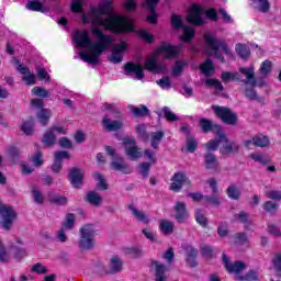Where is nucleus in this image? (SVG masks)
Here are the masks:
<instances>
[{"label":"nucleus","mask_w":281,"mask_h":281,"mask_svg":"<svg viewBox=\"0 0 281 281\" xmlns=\"http://www.w3.org/2000/svg\"><path fill=\"white\" fill-rule=\"evenodd\" d=\"M102 4L98 8H92L91 11L82 15L83 23H92L91 33L97 42H92L87 30L77 31L74 34V41L77 47L89 49L79 52V58L89 65H98L100 55L106 52L113 45V35H106L99 27L110 30L114 34H125V32H135V22L124 15L113 14V0H102Z\"/></svg>","instance_id":"obj_1"},{"label":"nucleus","mask_w":281,"mask_h":281,"mask_svg":"<svg viewBox=\"0 0 281 281\" xmlns=\"http://www.w3.org/2000/svg\"><path fill=\"white\" fill-rule=\"evenodd\" d=\"M164 132H154L150 134L151 148H159V144H161V139H164Z\"/></svg>","instance_id":"obj_39"},{"label":"nucleus","mask_w":281,"mask_h":281,"mask_svg":"<svg viewBox=\"0 0 281 281\" xmlns=\"http://www.w3.org/2000/svg\"><path fill=\"white\" fill-rule=\"evenodd\" d=\"M251 8L258 10V12L267 13L271 9V4L269 0H251Z\"/></svg>","instance_id":"obj_27"},{"label":"nucleus","mask_w":281,"mask_h":281,"mask_svg":"<svg viewBox=\"0 0 281 281\" xmlns=\"http://www.w3.org/2000/svg\"><path fill=\"white\" fill-rule=\"evenodd\" d=\"M103 111H106V113H111L112 115H120V111H117V108L115 104L111 103H104L103 104Z\"/></svg>","instance_id":"obj_63"},{"label":"nucleus","mask_w":281,"mask_h":281,"mask_svg":"<svg viewBox=\"0 0 281 281\" xmlns=\"http://www.w3.org/2000/svg\"><path fill=\"white\" fill-rule=\"evenodd\" d=\"M42 144H44L46 148H50V146H54V144H56V134H54V132L50 131V128L46 131V133L44 134Z\"/></svg>","instance_id":"obj_35"},{"label":"nucleus","mask_w":281,"mask_h":281,"mask_svg":"<svg viewBox=\"0 0 281 281\" xmlns=\"http://www.w3.org/2000/svg\"><path fill=\"white\" fill-rule=\"evenodd\" d=\"M157 3V0H145V8L150 12V15L147 16L148 23H157V12L155 11Z\"/></svg>","instance_id":"obj_24"},{"label":"nucleus","mask_w":281,"mask_h":281,"mask_svg":"<svg viewBox=\"0 0 281 281\" xmlns=\"http://www.w3.org/2000/svg\"><path fill=\"white\" fill-rule=\"evenodd\" d=\"M94 181H97V186L99 190H108L109 184H106V179L100 172L93 173Z\"/></svg>","instance_id":"obj_43"},{"label":"nucleus","mask_w":281,"mask_h":281,"mask_svg":"<svg viewBox=\"0 0 281 281\" xmlns=\"http://www.w3.org/2000/svg\"><path fill=\"white\" fill-rule=\"evenodd\" d=\"M32 196L33 201H35V203H37L38 205H43V203L45 202V196L43 195V192H41V190H38V188L36 187L32 189Z\"/></svg>","instance_id":"obj_49"},{"label":"nucleus","mask_w":281,"mask_h":281,"mask_svg":"<svg viewBox=\"0 0 281 281\" xmlns=\"http://www.w3.org/2000/svg\"><path fill=\"white\" fill-rule=\"evenodd\" d=\"M16 70L20 74H22V80H24L27 87H32L36 85V75L30 71V68H27L25 65L23 64L19 65Z\"/></svg>","instance_id":"obj_17"},{"label":"nucleus","mask_w":281,"mask_h":281,"mask_svg":"<svg viewBox=\"0 0 281 281\" xmlns=\"http://www.w3.org/2000/svg\"><path fill=\"white\" fill-rule=\"evenodd\" d=\"M14 221H16V211H14L12 206H8L0 202V225L2 229H5L7 232L12 229Z\"/></svg>","instance_id":"obj_6"},{"label":"nucleus","mask_w":281,"mask_h":281,"mask_svg":"<svg viewBox=\"0 0 281 281\" xmlns=\"http://www.w3.org/2000/svg\"><path fill=\"white\" fill-rule=\"evenodd\" d=\"M204 164L206 170H218V160L213 154L209 153L204 156Z\"/></svg>","instance_id":"obj_29"},{"label":"nucleus","mask_w":281,"mask_h":281,"mask_svg":"<svg viewBox=\"0 0 281 281\" xmlns=\"http://www.w3.org/2000/svg\"><path fill=\"white\" fill-rule=\"evenodd\" d=\"M235 52L240 58H243V60H247V58H249L251 54L249 46L245 44H237L235 47Z\"/></svg>","instance_id":"obj_36"},{"label":"nucleus","mask_w":281,"mask_h":281,"mask_svg":"<svg viewBox=\"0 0 281 281\" xmlns=\"http://www.w3.org/2000/svg\"><path fill=\"white\" fill-rule=\"evenodd\" d=\"M105 153L110 157H112L111 166L113 170H117L119 172H123V175H131L132 170L128 168V165L124 161V158L117 157V154H115V148L111 146H105Z\"/></svg>","instance_id":"obj_8"},{"label":"nucleus","mask_w":281,"mask_h":281,"mask_svg":"<svg viewBox=\"0 0 281 281\" xmlns=\"http://www.w3.org/2000/svg\"><path fill=\"white\" fill-rule=\"evenodd\" d=\"M128 210L130 212H132V216H134L136 221H139L140 223H145V224L150 223V220L148 218L146 213H144V211H139V209L135 207V205L130 204Z\"/></svg>","instance_id":"obj_26"},{"label":"nucleus","mask_w":281,"mask_h":281,"mask_svg":"<svg viewBox=\"0 0 281 281\" xmlns=\"http://www.w3.org/2000/svg\"><path fill=\"white\" fill-rule=\"evenodd\" d=\"M205 43L209 46L206 54L207 56H214L217 58V60H221V63H225V57L218 53L220 49L224 52L228 58H234V54L232 53V49L227 46V44L221 40H217L214 37L213 34L206 33L204 35Z\"/></svg>","instance_id":"obj_4"},{"label":"nucleus","mask_w":281,"mask_h":281,"mask_svg":"<svg viewBox=\"0 0 281 281\" xmlns=\"http://www.w3.org/2000/svg\"><path fill=\"white\" fill-rule=\"evenodd\" d=\"M124 52H126V42H121L119 44H115L112 48V55L110 56V61L114 64L122 63Z\"/></svg>","instance_id":"obj_18"},{"label":"nucleus","mask_w":281,"mask_h":281,"mask_svg":"<svg viewBox=\"0 0 281 281\" xmlns=\"http://www.w3.org/2000/svg\"><path fill=\"white\" fill-rule=\"evenodd\" d=\"M136 132L138 133L139 137H142L143 142H148V134H146V125L138 124L136 126Z\"/></svg>","instance_id":"obj_61"},{"label":"nucleus","mask_w":281,"mask_h":281,"mask_svg":"<svg viewBox=\"0 0 281 281\" xmlns=\"http://www.w3.org/2000/svg\"><path fill=\"white\" fill-rule=\"evenodd\" d=\"M26 9L32 10L33 12H49V8L42 4V2L32 0L26 3Z\"/></svg>","instance_id":"obj_30"},{"label":"nucleus","mask_w":281,"mask_h":281,"mask_svg":"<svg viewBox=\"0 0 281 281\" xmlns=\"http://www.w3.org/2000/svg\"><path fill=\"white\" fill-rule=\"evenodd\" d=\"M171 181L170 190L173 192H179L182 186H190V178L181 172L175 173Z\"/></svg>","instance_id":"obj_16"},{"label":"nucleus","mask_w":281,"mask_h":281,"mask_svg":"<svg viewBox=\"0 0 281 281\" xmlns=\"http://www.w3.org/2000/svg\"><path fill=\"white\" fill-rule=\"evenodd\" d=\"M69 179L72 188H82V171L78 168H72L69 173Z\"/></svg>","instance_id":"obj_23"},{"label":"nucleus","mask_w":281,"mask_h":281,"mask_svg":"<svg viewBox=\"0 0 281 281\" xmlns=\"http://www.w3.org/2000/svg\"><path fill=\"white\" fill-rule=\"evenodd\" d=\"M266 196L268 199H272L273 201H281V191H278V190L267 191Z\"/></svg>","instance_id":"obj_64"},{"label":"nucleus","mask_w":281,"mask_h":281,"mask_svg":"<svg viewBox=\"0 0 281 281\" xmlns=\"http://www.w3.org/2000/svg\"><path fill=\"white\" fill-rule=\"evenodd\" d=\"M250 159H252V161H256L257 164H261L262 166L269 164L270 161L269 156L262 153L250 154Z\"/></svg>","instance_id":"obj_37"},{"label":"nucleus","mask_w":281,"mask_h":281,"mask_svg":"<svg viewBox=\"0 0 281 281\" xmlns=\"http://www.w3.org/2000/svg\"><path fill=\"white\" fill-rule=\"evenodd\" d=\"M31 273H37L40 276H45V273H49L47 266L37 262L31 267Z\"/></svg>","instance_id":"obj_46"},{"label":"nucleus","mask_w":281,"mask_h":281,"mask_svg":"<svg viewBox=\"0 0 281 281\" xmlns=\"http://www.w3.org/2000/svg\"><path fill=\"white\" fill-rule=\"evenodd\" d=\"M181 49H183L182 44L171 45L168 43H162L158 49L146 58L145 69L155 74H161V71L166 70V65L159 61L160 56H165V58H176V56L181 54Z\"/></svg>","instance_id":"obj_2"},{"label":"nucleus","mask_w":281,"mask_h":281,"mask_svg":"<svg viewBox=\"0 0 281 281\" xmlns=\"http://www.w3.org/2000/svg\"><path fill=\"white\" fill-rule=\"evenodd\" d=\"M235 243L237 245H246V247H249V238L247 237V234H245V233H237L235 235Z\"/></svg>","instance_id":"obj_57"},{"label":"nucleus","mask_w":281,"mask_h":281,"mask_svg":"<svg viewBox=\"0 0 281 281\" xmlns=\"http://www.w3.org/2000/svg\"><path fill=\"white\" fill-rule=\"evenodd\" d=\"M237 74L240 76L238 82L249 86L256 85V67L254 65H250L248 68L240 67Z\"/></svg>","instance_id":"obj_12"},{"label":"nucleus","mask_w":281,"mask_h":281,"mask_svg":"<svg viewBox=\"0 0 281 281\" xmlns=\"http://www.w3.org/2000/svg\"><path fill=\"white\" fill-rule=\"evenodd\" d=\"M212 109L215 115L220 117L224 124L236 126V123L238 122V115H236V113H234L231 109L218 105H213Z\"/></svg>","instance_id":"obj_7"},{"label":"nucleus","mask_w":281,"mask_h":281,"mask_svg":"<svg viewBox=\"0 0 281 281\" xmlns=\"http://www.w3.org/2000/svg\"><path fill=\"white\" fill-rule=\"evenodd\" d=\"M171 24L173 27L177 30L183 29V34H182V41L184 43H190L192 38H194L196 32L194 31V27L192 26H183V18L181 15L172 14L171 15Z\"/></svg>","instance_id":"obj_9"},{"label":"nucleus","mask_w":281,"mask_h":281,"mask_svg":"<svg viewBox=\"0 0 281 281\" xmlns=\"http://www.w3.org/2000/svg\"><path fill=\"white\" fill-rule=\"evenodd\" d=\"M162 112L167 122H177L179 120V116L175 114L170 108H164Z\"/></svg>","instance_id":"obj_58"},{"label":"nucleus","mask_w":281,"mask_h":281,"mask_svg":"<svg viewBox=\"0 0 281 281\" xmlns=\"http://www.w3.org/2000/svg\"><path fill=\"white\" fill-rule=\"evenodd\" d=\"M124 254L131 258H139L143 252L139 247H128L124 249Z\"/></svg>","instance_id":"obj_53"},{"label":"nucleus","mask_w":281,"mask_h":281,"mask_svg":"<svg viewBox=\"0 0 281 281\" xmlns=\"http://www.w3.org/2000/svg\"><path fill=\"white\" fill-rule=\"evenodd\" d=\"M136 117H144L148 113V108L140 105L139 108L128 105L127 108Z\"/></svg>","instance_id":"obj_45"},{"label":"nucleus","mask_w":281,"mask_h":281,"mask_svg":"<svg viewBox=\"0 0 281 281\" xmlns=\"http://www.w3.org/2000/svg\"><path fill=\"white\" fill-rule=\"evenodd\" d=\"M195 221L201 227H207V217L205 216V213L201 211V209H198L195 211Z\"/></svg>","instance_id":"obj_47"},{"label":"nucleus","mask_w":281,"mask_h":281,"mask_svg":"<svg viewBox=\"0 0 281 281\" xmlns=\"http://www.w3.org/2000/svg\"><path fill=\"white\" fill-rule=\"evenodd\" d=\"M222 258H223V265L225 269L228 271V273H234L235 276H237V280L238 278H241L238 274L243 273L244 269H247V266L245 265V262L243 261L231 262L226 254H223Z\"/></svg>","instance_id":"obj_11"},{"label":"nucleus","mask_w":281,"mask_h":281,"mask_svg":"<svg viewBox=\"0 0 281 281\" xmlns=\"http://www.w3.org/2000/svg\"><path fill=\"white\" fill-rule=\"evenodd\" d=\"M95 227L86 224L79 229L78 247L81 251H89L95 247Z\"/></svg>","instance_id":"obj_5"},{"label":"nucleus","mask_w":281,"mask_h":281,"mask_svg":"<svg viewBox=\"0 0 281 281\" xmlns=\"http://www.w3.org/2000/svg\"><path fill=\"white\" fill-rule=\"evenodd\" d=\"M196 148H199V143L196 142V139L190 137L187 139V149L189 153H194V150H196Z\"/></svg>","instance_id":"obj_62"},{"label":"nucleus","mask_w":281,"mask_h":281,"mask_svg":"<svg viewBox=\"0 0 281 281\" xmlns=\"http://www.w3.org/2000/svg\"><path fill=\"white\" fill-rule=\"evenodd\" d=\"M31 105L34 106V109H41L36 114L37 120L40 124L47 126V124H49V117H52V110L43 109V100L41 99L31 100Z\"/></svg>","instance_id":"obj_10"},{"label":"nucleus","mask_w":281,"mask_h":281,"mask_svg":"<svg viewBox=\"0 0 281 281\" xmlns=\"http://www.w3.org/2000/svg\"><path fill=\"white\" fill-rule=\"evenodd\" d=\"M200 126H201L203 133L212 132V133H215V135H220L223 133V127H221V125L215 124L207 119H201Z\"/></svg>","instance_id":"obj_19"},{"label":"nucleus","mask_w":281,"mask_h":281,"mask_svg":"<svg viewBox=\"0 0 281 281\" xmlns=\"http://www.w3.org/2000/svg\"><path fill=\"white\" fill-rule=\"evenodd\" d=\"M220 137V144H222L221 147V153L222 155H232V153H238V145H236V143L227 139V136L225 135V133H221L218 135Z\"/></svg>","instance_id":"obj_15"},{"label":"nucleus","mask_w":281,"mask_h":281,"mask_svg":"<svg viewBox=\"0 0 281 281\" xmlns=\"http://www.w3.org/2000/svg\"><path fill=\"white\" fill-rule=\"evenodd\" d=\"M56 243H67L69 240V236H67V229L59 228L55 234Z\"/></svg>","instance_id":"obj_51"},{"label":"nucleus","mask_w":281,"mask_h":281,"mask_svg":"<svg viewBox=\"0 0 281 281\" xmlns=\"http://www.w3.org/2000/svg\"><path fill=\"white\" fill-rule=\"evenodd\" d=\"M151 267H154L156 271V281L168 280V277H166V271H168V269L166 268V266H164V263L159 261H154L151 263Z\"/></svg>","instance_id":"obj_25"},{"label":"nucleus","mask_w":281,"mask_h":281,"mask_svg":"<svg viewBox=\"0 0 281 281\" xmlns=\"http://www.w3.org/2000/svg\"><path fill=\"white\" fill-rule=\"evenodd\" d=\"M203 14H206V18H209L210 21H218V12H216L215 9L205 10V7L201 4H192L189 8L187 20L192 25H205Z\"/></svg>","instance_id":"obj_3"},{"label":"nucleus","mask_w":281,"mask_h":281,"mask_svg":"<svg viewBox=\"0 0 281 281\" xmlns=\"http://www.w3.org/2000/svg\"><path fill=\"white\" fill-rule=\"evenodd\" d=\"M101 124L103 131L108 133H115L124 128V122H122V120H112L109 115L102 117Z\"/></svg>","instance_id":"obj_14"},{"label":"nucleus","mask_w":281,"mask_h":281,"mask_svg":"<svg viewBox=\"0 0 281 281\" xmlns=\"http://www.w3.org/2000/svg\"><path fill=\"white\" fill-rule=\"evenodd\" d=\"M74 225H76V215L69 213L66 215L65 222L61 224L63 229H74Z\"/></svg>","instance_id":"obj_42"},{"label":"nucleus","mask_w":281,"mask_h":281,"mask_svg":"<svg viewBox=\"0 0 281 281\" xmlns=\"http://www.w3.org/2000/svg\"><path fill=\"white\" fill-rule=\"evenodd\" d=\"M222 80L223 82H229V80H233L235 82H238L240 80V74L238 72H223L222 74Z\"/></svg>","instance_id":"obj_50"},{"label":"nucleus","mask_w":281,"mask_h":281,"mask_svg":"<svg viewBox=\"0 0 281 281\" xmlns=\"http://www.w3.org/2000/svg\"><path fill=\"white\" fill-rule=\"evenodd\" d=\"M237 280L258 281L260 280V273H258L256 270H250L245 277H237Z\"/></svg>","instance_id":"obj_56"},{"label":"nucleus","mask_w":281,"mask_h":281,"mask_svg":"<svg viewBox=\"0 0 281 281\" xmlns=\"http://www.w3.org/2000/svg\"><path fill=\"white\" fill-rule=\"evenodd\" d=\"M21 131L24 135H32L34 133V120L25 121L21 126Z\"/></svg>","instance_id":"obj_52"},{"label":"nucleus","mask_w":281,"mask_h":281,"mask_svg":"<svg viewBox=\"0 0 281 281\" xmlns=\"http://www.w3.org/2000/svg\"><path fill=\"white\" fill-rule=\"evenodd\" d=\"M187 254V262L190 267H196V249L192 246L184 247Z\"/></svg>","instance_id":"obj_31"},{"label":"nucleus","mask_w":281,"mask_h":281,"mask_svg":"<svg viewBox=\"0 0 281 281\" xmlns=\"http://www.w3.org/2000/svg\"><path fill=\"white\" fill-rule=\"evenodd\" d=\"M271 71H273V63L266 59L261 63L258 72L261 75V78H269V76H271Z\"/></svg>","instance_id":"obj_28"},{"label":"nucleus","mask_w":281,"mask_h":281,"mask_svg":"<svg viewBox=\"0 0 281 281\" xmlns=\"http://www.w3.org/2000/svg\"><path fill=\"white\" fill-rule=\"evenodd\" d=\"M218 144H221V138L217 135V139H211L207 144H206V150H209V153H212L214 150L218 149Z\"/></svg>","instance_id":"obj_60"},{"label":"nucleus","mask_w":281,"mask_h":281,"mask_svg":"<svg viewBox=\"0 0 281 281\" xmlns=\"http://www.w3.org/2000/svg\"><path fill=\"white\" fill-rule=\"evenodd\" d=\"M55 161L52 165L53 172H60L63 168V160L64 159H70L69 151H57L54 154Z\"/></svg>","instance_id":"obj_21"},{"label":"nucleus","mask_w":281,"mask_h":281,"mask_svg":"<svg viewBox=\"0 0 281 281\" xmlns=\"http://www.w3.org/2000/svg\"><path fill=\"white\" fill-rule=\"evenodd\" d=\"M87 201L90 205H94L95 207H100V205H102V196L97 192H89L87 194Z\"/></svg>","instance_id":"obj_38"},{"label":"nucleus","mask_w":281,"mask_h":281,"mask_svg":"<svg viewBox=\"0 0 281 281\" xmlns=\"http://www.w3.org/2000/svg\"><path fill=\"white\" fill-rule=\"evenodd\" d=\"M188 63L186 60H177L175 66L172 67V76H181L183 69L186 68Z\"/></svg>","instance_id":"obj_48"},{"label":"nucleus","mask_w":281,"mask_h":281,"mask_svg":"<svg viewBox=\"0 0 281 281\" xmlns=\"http://www.w3.org/2000/svg\"><path fill=\"white\" fill-rule=\"evenodd\" d=\"M235 220L238 221L239 223H243L246 227L248 225H251V216L247 212H239V214L235 215Z\"/></svg>","instance_id":"obj_44"},{"label":"nucleus","mask_w":281,"mask_h":281,"mask_svg":"<svg viewBox=\"0 0 281 281\" xmlns=\"http://www.w3.org/2000/svg\"><path fill=\"white\" fill-rule=\"evenodd\" d=\"M123 144L125 146V154L130 159H139L142 158V151L139 150V147H137V143L135 142V138H125L123 140Z\"/></svg>","instance_id":"obj_13"},{"label":"nucleus","mask_w":281,"mask_h":281,"mask_svg":"<svg viewBox=\"0 0 281 281\" xmlns=\"http://www.w3.org/2000/svg\"><path fill=\"white\" fill-rule=\"evenodd\" d=\"M175 218L178 223H186L188 218H190V214L188 213V209H186V203L177 202L175 205Z\"/></svg>","instance_id":"obj_20"},{"label":"nucleus","mask_w":281,"mask_h":281,"mask_svg":"<svg viewBox=\"0 0 281 281\" xmlns=\"http://www.w3.org/2000/svg\"><path fill=\"white\" fill-rule=\"evenodd\" d=\"M33 95H37V98H49V91L42 87H34L31 91Z\"/></svg>","instance_id":"obj_54"},{"label":"nucleus","mask_w":281,"mask_h":281,"mask_svg":"<svg viewBox=\"0 0 281 281\" xmlns=\"http://www.w3.org/2000/svg\"><path fill=\"white\" fill-rule=\"evenodd\" d=\"M271 144V140L269 139V136L258 134L254 136V146H257L258 148H267Z\"/></svg>","instance_id":"obj_33"},{"label":"nucleus","mask_w":281,"mask_h":281,"mask_svg":"<svg viewBox=\"0 0 281 281\" xmlns=\"http://www.w3.org/2000/svg\"><path fill=\"white\" fill-rule=\"evenodd\" d=\"M279 209L278 203L268 201L263 204V210L269 212V214H276V211Z\"/></svg>","instance_id":"obj_59"},{"label":"nucleus","mask_w":281,"mask_h":281,"mask_svg":"<svg viewBox=\"0 0 281 281\" xmlns=\"http://www.w3.org/2000/svg\"><path fill=\"white\" fill-rule=\"evenodd\" d=\"M122 259L117 256H113L110 259V273H120L122 271Z\"/></svg>","instance_id":"obj_34"},{"label":"nucleus","mask_w":281,"mask_h":281,"mask_svg":"<svg viewBox=\"0 0 281 281\" xmlns=\"http://www.w3.org/2000/svg\"><path fill=\"white\" fill-rule=\"evenodd\" d=\"M206 87H212L213 89H215V91H223V83H221V81H218V79H206L205 81Z\"/></svg>","instance_id":"obj_55"},{"label":"nucleus","mask_w":281,"mask_h":281,"mask_svg":"<svg viewBox=\"0 0 281 281\" xmlns=\"http://www.w3.org/2000/svg\"><path fill=\"white\" fill-rule=\"evenodd\" d=\"M125 71L126 74H134L136 80H144V68L139 64H126L125 65Z\"/></svg>","instance_id":"obj_22"},{"label":"nucleus","mask_w":281,"mask_h":281,"mask_svg":"<svg viewBox=\"0 0 281 281\" xmlns=\"http://www.w3.org/2000/svg\"><path fill=\"white\" fill-rule=\"evenodd\" d=\"M200 69L204 76H214V64L212 60L207 59L200 66Z\"/></svg>","instance_id":"obj_40"},{"label":"nucleus","mask_w":281,"mask_h":281,"mask_svg":"<svg viewBox=\"0 0 281 281\" xmlns=\"http://www.w3.org/2000/svg\"><path fill=\"white\" fill-rule=\"evenodd\" d=\"M159 228L162 234L170 236L175 232V223L168 220H161L159 223Z\"/></svg>","instance_id":"obj_32"},{"label":"nucleus","mask_w":281,"mask_h":281,"mask_svg":"<svg viewBox=\"0 0 281 281\" xmlns=\"http://www.w3.org/2000/svg\"><path fill=\"white\" fill-rule=\"evenodd\" d=\"M227 196L233 199V201H238L240 199V189L236 184H231L226 190Z\"/></svg>","instance_id":"obj_41"}]
</instances>
